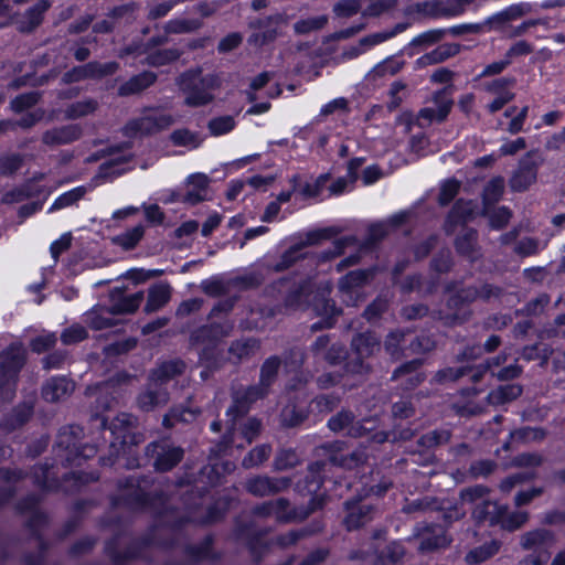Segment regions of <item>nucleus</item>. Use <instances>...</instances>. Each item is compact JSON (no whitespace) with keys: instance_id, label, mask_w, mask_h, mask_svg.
I'll return each mask as SVG.
<instances>
[{"instance_id":"13","label":"nucleus","mask_w":565,"mask_h":565,"mask_svg":"<svg viewBox=\"0 0 565 565\" xmlns=\"http://www.w3.org/2000/svg\"><path fill=\"white\" fill-rule=\"evenodd\" d=\"M50 7L51 2L49 0H39L24 13L11 14L8 22L0 23V29L13 24L19 32L30 33L42 23L43 15L50 9Z\"/></svg>"},{"instance_id":"18","label":"nucleus","mask_w":565,"mask_h":565,"mask_svg":"<svg viewBox=\"0 0 565 565\" xmlns=\"http://www.w3.org/2000/svg\"><path fill=\"white\" fill-rule=\"evenodd\" d=\"M333 234L334 231L332 228H322L308 232L303 242L291 246L282 254L280 262L274 266V269L276 271H282L289 268L297 260V258L300 257V253L303 247L318 244L322 239L330 238Z\"/></svg>"},{"instance_id":"14","label":"nucleus","mask_w":565,"mask_h":565,"mask_svg":"<svg viewBox=\"0 0 565 565\" xmlns=\"http://www.w3.org/2000/svg\"><path fill=\"white\" fill-rule=\"evenodd\" d=\"M288 19L282 13H276L265 19H259L250 22L249 26L253 29H260L263 31L254 32L248 38V43L255 46H263L277 39L279 35L278 28L282 24H287Z\"/></svg>"},{"instance_id":"34","label":"nucleus","mask_w":565,"mask_h":565,"mask_svg":"<svg viewBox=\"0 0 565 565\" xmlns=\"http://www.w3.org/2000/svg\"><path fill=\"white\" fill-rule=\"evenodd\" d=\"M171 298V287L167 282H159L148 290V299L145 306L146 312H154L164 307Z\"/></svg>"},{"instance_id":"28","label":"nucleus","mask_w":565,"mask_h":565,"mask_svg":"<svg viewBox=\"0 0 565 565\" xmlns=\"http://www.w3.org/2000/svg\"><path fill=\"white\" fill-rule=\"evenodd\" d=\"M348 515L344 519L348 530L358 529L365 523L370 522L375 514L374 508L369 503H345Z\"/></svg>"},{"instance_id":"32","label":"nucleus","mask_w":565,"mask_h":565,"mask_svg":"<svg viewBox=\"0 0 565 565\" xmlns=\"http://www.w3.org/2000/svg\"><path fill=\"white\" fill-rule=\"evenodd\" d=\"M74 391V383L66 377H52L42 388L43 398L47 402H57Z\"/></svg>"},{"instance_id":"16","label":"nucleus","mask_w":565,"mask_h":565,"mask_svg":"<svg viewBox=\"0 0 565 565\" xmlns=\"http://www.w3.org/2000/svg\"><path fill=\"white\" fill-rule=\"evenodd\" d=\"M534 157L535 153L530 151L519 161V166L509 181L513 191H525L536 181L539 163Z\"/></svg>"},{"instance_id":"62","label":"nucleus","mask_w":565,"mask_h":565,"mask_svg":"<svg viewBox=\"0 0 565 565\" xmlns=\"http://www.w3.org/2000/svg\"><path fill=\"white\" fill-rule=\"evenodd\" d=\"M504 191V179L497 177L491 179L483 190V201L486 204H493L500 200Z\"/></svg>"},{"instance_id":"12","label":"nucleus","mask_w":565,"mask_h":565,"mask_svg":"<svg viewBox=\"0 0 565 565\" xmlns=\"http://www.w3.org/2000/svg\"><path fill=\"white\" fill-rule=\"evenodd\" d=\"M125 504L134 510L154 508L141 482L135 477L127 479L120 494L114 499V505Z\"/></svg>"},{"instance_id":"17","label":"nucleus","mask_w":565,"mask_h":565,"mask_svg":"<svg viewBox=\"0 0 565 565\" xmlns=\"http://www.w3.org/2000/svg\"><path fill=\"white\" fill-rule=\"evenodd\" d=\"M514 84L515 81L513 78L507 77L495 78L483 84V89L494 96L493 100L487 105V109L490 114L499 111L514 99L515 95L511 90Z\"/></svg>"},{"instance_id":"50","label":"nucleus","mask_w":565,"mask_h":565,"mask_svg":"<svg viewBox=\"0 0 565 565\" xmlns=\"http://www.w3.org/2000/svg\"><path fill=\"white\" fill-rule=\"evenodd\" d=\"M170 140L174 146L189 147L195 149L200 147L202 138L199 132L191 131L186 128L175 129L170 135Z\"/></svg>"},{"instance_id":"35","label":"nucleus","mask_w":565,"mask_h":565,"mask_svg":"<svg viewBox=\"0 0 565 565\" xmlns=\"http://www.w3.org/2000/svg\"><path fill=\"white\" fill-rule=\"evenodd\" d=\"M363 161L362 158H354L349 161L347 175L338 178L330 184L329 192L331 195L343 194L348 188L356 181L358 171L363 164Z\"/></svg>"},{"instance_id":"25","label":"nucleus","mask_w":565,"mask_h":565,"mask_svg":"<svg viewBox=\"0 0 565 565\" xmlns=\"http://www.w3.org/2000/svg\"><path fill=\"white\" fill-rule=\"evenodd\" d=\"M169 401L167 390L150 379L148 387L138 396L137 403L140 409L149 412L163 406Z\"/></svg>"},{"instance_id":"47","label":"nucleus","mask_w":565,"mask_h":565,"mask_svg":"<svg viewBox=\"0 0 565 565\" xmlns=\"http://www.w3.org/2000/svg\"><path fill=\"white\" fill-rule=\"evenodd\" d=\"M21 478V471L0 469V505L10 500L14 493V484Z\"/></svg>"},{"instance_id":"43","label":"nucleus","mask_w":565,"mask_h":565,"mask_svg":"<svg viewBox=\"0 0 565 565\" xmlns=\"http://www.w3.org/2000/svg\"><path fill=\"white\" fill-rule=\"evenodd\" d=\"M500 546V542L495 540L484 543L483 545L478 546L467 553L465 561L468 565L482 563L495 555L499 552Z\"/></svg>"},{"instance_id":"24","label":"nucleus","mask_w":565,"mask_h":565,"mask_svg":"<svg viewBox=\"0 0 565 565\" xmlns=\"http://www.w3.org/2000/svg\"><path fill=\"white\" fill-rule=\"evenodd\" d=\"M326 463L324 462H313L308 467V475L306 476L303 482H298L296 488L299 492L306 491L309 494H316L309 503V507L307 509H310L312 507L311 501L313 499H317L316 504L317 509L322 507V499L317 494L319 491L321 484H322V476L321 472L323 471Z\"/></svg>"},{"instance_id":"21","label":"nucleus","mask_w":565,"mask_h":565,"mask_svg":"<svg viewBox=\"0 0 565 565\" xmlns=\"http://www.w3.org/2000/svg\"><path fill=\"white\" fill-rule=\"evenodd\" d=\"M328 427L334 433L345 430L351 437H362L373 429V427H364L361 422H354L353 413L344 409L330 417Z\"/></svg>"},{"instance_id":"8","label":"nucleus","mask_w":565,"mask_h":565,"mask_svg":"<svg viewBox=\"0 0 565 565\" xmlns=\"http://www.w3.org/2000/svg\"><path fill=\"white\" fill-rule=\"evenodd\" d=\"M508 353L503 352L489 360L486 364L478 365L476 367L472 366H460V367H445L439 370L435 375L433 381L439 384H444L447 382L456 381L466 374H470V379L472 382L480 381L484 373L490 370L492 366H499L500 364L507 362Z\"/></svg>"},{"instance_id":"45","label":"nucleus","mask_w":565,"mask_h":565,"mask_svg":"<svg viewBox=\"0 0 565 565\" xmlns=\"http://www.w3.org/2000/svg\"><path fill=\"white\" fill-rule=\"evenodd\" d=\"M407 29L406 23H398L394 26V29L390 31H383V32H376L370 35H366L362 38L359 43L363 47L364 52L370 50L371 47L379 45L392 38H394L396 34L405 31Z\"/></svg>"},{"instance_id":"56","label":"nucleus","mask_w":565,"mask_h":565,"mask_svg":"<svg viewBox=\"0 0 565 565\" xmlns=\"http://www.w3.org/2000/svg\"><path fill=\"white\" fill-rule=\"evenodd\" d=\"M98 107L97 100L87 98L70 105L65 110V117L68 119H77L93 114Z\"/></svg>"},{"instance_id":"40","label":"nucleus","mask_w":565,"mask_h":565,"mask_svg":"<svg viewBox=\"0 0 565 565\" xmlns=\"http://www.w3.org/2000/svg\"><path fill=\"white\" fill-rule=\"evenodd\" d=\"M522 394V387L519 384H505L491 391L487 395V401L492 405H501L518 398Z\"/></svg>"},{"instance_id":"61","label":"nucleus","mask_w":565,"mask_h":565,"mask_svg":"<svg viewBox=\"0 0 565 565\" xmlns=\"http://www.w3.org/2000/svg\"><path fill=\"white\" fill-rule=\"evenodd\" d=\"M86 193L85 186H77L74 188L63 194H61L52 204L50 207V211L54 210H61L67 206H71L72 204L76 203L78 200H81Z\"/></svg>"},{"instance_id":"15","label":"nucleus","mask_w":565,"mask_h":565,"mask_svg":"<svg viewBox=\"0 0 565 565\" xmlns=\"http://www.w3.org/2000/svg\"><path fill=\"white\" fill-rule=\"evenodd\" d=\"M119 65L116 62L98 63L89 62L85 65L76 66L66 72L62 81L65 84L79 82L86 78H100L114 74Z\"/></svg>"},{"instance_id":"6","label":"nucleus","mask_w":565,"mask_h":565,"mask_svg":"<svg viewBox=\"0 0 565 565\" xmlns=\"http://www.w3.org/2000/svg\"><path fill=\"white\" fill-rule=\"evenodd\" d=\"M175 122L173 115L158 108L146 109L140 117L130 120L126 127L129 136H148L158 134Z\"/></svg>"},{"instance_id":"60","label":"nucleus","mask_w":565,"mask_h":565,"mask_svg":"<svg viewBox=\"0 0 565 565\" xmlns=\"http://www.w3.org/2000/svg\"><path fill=\"white\" fill-rule=\"evenodd\" d=\"M311 281L306 280L291 291L286 298L287 306L290 307H301L305 303L309 302V296L311 294Z\"/></svg>"},{"instance_id":"10","label":"nucleus","mask_w":565,"mask_h":565,"mask_svg":"<svg viewBox=\"0 0 565 565\" xmlns=\"http://www.w3.org/2000/svg\"><path fill=\"white\" fill-rule=\"evenodd\" d=\"M78 434L79 429L74 426L64 427L60 430L56 446L60 450L65 451L63 459L67 462L73 463L79 457H84L85 459L94 456L95 448L90 446H85L81 449L78 444Z\"/></svg>"},{"instance_id":"49","label":"nucleus","mask_w":565,"mask_h":565,"mask_svg":"<svg viewBox=\"0 0 565 565\" xmlns=\"http://www.w3.org/2000/svg\"><path fill=\"white\" fill-rule=\"evenodd\" d=\"M110 307L107 309H95L85 315V322L95 330H103L114 326Z\"/></svg>"},{"instance_id":"59","label":"nucleus","mask_w":565,"mask_h":565,"mask_svg":"<svg viewBox=\"0 0 565 565\" xmlns=\"http://www.w3.org/2000/svg\"><path fill=\"white\" fill-rule=\"evenodd\" d=\"M532 10V6L527 2H520L512 4L504 10L500 11L494 15V19H497L500 22H509L516 20L527 13H530Z\"/></svg>"},{"instance_id":"39","label":"nucleus","mask_w":565,"mask_h":565,"mask_svg":"<svg viewBox=\"0 0 565 565\" xmlns=\"http://www.w3.org/2000/svg\"><path fill=\"white\" fill-rule=\"evenodd\" d=\"M456 248L459 254L467 257L470 262H475L479 257L477 249V232L473 230H466L456 239Z\"/></svg>"},{"instance_id":"23","label":"nucleus","mask_w":565,"mask_h":565,"mask_svg":"<svg viewBox=\"0 0 565 565\" xmlns=\"http://www.w3.org/2000/svg\"><path fill=\"white\" fill-rule=\"evenodd\" d=\"M520 544L523 550L533 551L532 554L547 552L551 555L550 550L554 546L555 540L550 531L539 529L524 533Z\"/></svg>"},{"instance_id":"57","label":"nucleus","mask_w":565,"mask_h":565,"mask_svg":"<svg viewBox=\"0 0 565 565\" xmlns=\"http://www.w3.org/2000/svg\"><path fill=\"white\" fill-rule=\"evenodd\" d=\"M196 417V411L188 407H173L162 420L164 427L170 428L178 422L190 423Z\"/></svg>"},{"instance_id":"63","label":"nucleus","mask_w":565,"mask_h":565,"mask_svg":"<svg viewBox=\"0 0 565 565\" xmlns=\"http://www.w3.org/2000/svg\"><path fill=\"white\" fill-rule=\"evenodd\" d=\"M327 22L328 18L326 15L311 17L297 21L294 25V29L298 34H307L312 31L322 29Z\"/></svg>"},{"instance_id":"31","label":"nucleus","mask_w":565,"mask_h":565,"mask_svg":"<svg viewBox=\"0 0 565 565\" xmlns=\"http://www.w3.org/2000/svg\"><path fill=\"white\" fill-rule=\"evenodd\" d=\"M422 363L419 359L404 363L394 371L392 379L404 380L406 388L416 387L425 380L424 373L419 372Z\"/></svg>"},{"instance_id":"3","label":"nucleus","mask_w":565,"mask_h":565,"mask_svg":"<svg viewBox=\"0 0 565 565\" xmlns=\"http://www.w3.org/2000/svg\"><path fill=\"white\" fill-rule=\"evenodd\" d=\"M24 361L25 350L20 343H13L0 353V396L3 399L13 396L17 376Z\"/></svg>"},{"instance_id":"33","label":"nucleus","mask_w":565,"mask_h":565,"mask_svg":"<svg viewBox=\"0 0 565 565\" xmlns=\"http://www.w3.org/2000/svg\"><path fill=\"white\" fill-rule=\"evenodd\" d=\"M475 207L476 205L471 201L458 200L448 214L445 224L446 232L452 233L457 225L469 221L475 214Z\"/></svg>"},{"instance_id":"7","label":"nucleus","mask_w":565,"mask_h":565,"mask_svg":"<svg viewBox=\"0 0 565 565\" xmlns=\"http://www.w3.org/2000/svg\"><path fill=\"white\" fill-rule=\"evenodd\" d=\"M428 103L430 105L422 108L415 119L420 128L428 127L433 122H443L454 104L447 88L435 92Z\"/></svg>"},{"instance_id":"11","label":"nucleus","mask_w":565,"mask_h":565,"mask_svg":"<svg viewBox=\"0 0 565 565\" xmlns=\"http://www.w3.org/2000/svg\"><path fill=\"white\" fill-rule=\"evenodd\" d=\"M292 483L289 477H269L267 475H257L248 478L245 482V489L254 497L263 498L284 492Z\"/></svg>"},{"instance_id":"41","label":"nucleus","mask_w":565,"mask_h":565,"mask_svg":"<svg viewBox=\"0 0 565 565\" xmlns=\"http://www.w3.org/2000/svg\"><path fill=\"white\" fill-rule=\"evenodd\" d=\"M184 366V363L179 360L164 362L151 373L150 379L154 384L158 383L163 386L166 382L170 381L175 375L181 374Z\"/></svg>"},{"instance_id":"44","label":"nucleus","mask_w":565,"mask_h":565,"mask_svg":"<svg viewBox=\"0 0 565 565\" xmlns=\"http://www.w3.org/2000/svg\"><path fill=\"white\" fill-rule=\"evenodd\" d=\"M429 531L430 534L423 537L420 542L422 551H434L450 544L451 540L440 525H433Z\"/></svg>"},{"instance_id":"19","label":"nucleus","mask_w":565,"mask_h":565,"mask_svg":"<svg viewBox=\"0 0 565 565\" xmlns=\"http://www.w3.org/2000/svg\"><path fill=\"white\" fill-rule=\"evenodd\" d=\"M268 390L260 383L237 390L233 393V405L227 409V416H241L247 413L249 406L256 401L264 398Z\"/></svg>"},{"instance_id":"54","label":"nucleus","mask_w":565,"mask_h":565,"mask_svg":"<svg viewBox=\"0 0 565 565\" xmlns=\"http://www.w3.org/2000/svg\"><path fill=\"white\" fill-rule=\"evenodd\" d=\"M259 348L258 342L255 339H244L232 343L230 347L231 356L237 361H242L253 355Z\"/></svg>"},{"instance_id":"38","label":"nucleus","mask_w":565,"mask_h":565,"mask_svg":"<svg viewBox=\"0 0 565 565\" xmlns=\"http://www.w3.org/2000/svg\"><path fill=\"white\" fill-rule=\"evenodd\" d=\"M315 310L319 316H322V320L311 326L312 331L321 330L324 328H331L334 323L333 318L338 316L340 312L335 308L334 301L326 298L317 300L315 305Z\"/></svg>"},{"instance_id":"37","label":"nucleus","mask_w":565,"mask_h":565,"mask_svg":"<svg viewBox=\"0 0 565 565\" xmlns=\"http://www.w3.org/2000/svg\"><path fill=\"white\" fill-rule=\"evenodd\" d=\"M404 67V62L393 56L377 63L366 75V79L376 83L388 76H394Z\"/></svg>"},{"instance_id":"29","label":"nucleus","mask_w":565,"mask_h":565,"mask_svg":"<svg viewBox=\"0 0 565 565\" xmlns=\"http://www.w3.org/2000/svg\"><path fill=\"white\" fill-rule=\"evenodd\" d=\"M505 513V505L495 501L483 500L472 511V518L478 523H488L491 526L499 525L501 515Z\"/></svg>"},{"instance_id":"2","label":"nucleus","mask_w":565,"mask_h":565,"mask_svg":"<svg viewBox=\"0 0 565 565\" xmlns=\"http://www.w3.org/2000/svg\"><path fill=\"white\" fill-rule=\"evenodd\" d=\"M498 289L491 285L470 286L460 289L447 301V309L438 312V319L445 324L451 326L466 321L470 311L468 305L477 299L488 300L498 295Z\"/></svg>"},{"instance_id":"27","label":"nucleus","mask_w":565,"mask_h":565,"mask_svg":"<svg viewBox=\"0 0 565 565\" xmlns=\"http://www.w3.org/2000/svg\"><path fill=\"white\" fill-rule=\"evenodd\" d=\"M143 300V292L138 291L130 295H125L120 290H114L110 294V310L115 315L132 313L135 312Z\"/></svg>"},{"instance_id":"20","label":"nucleus","mask_w":565,"mask_h":565,"mask_svg":"<svg viewBox=\"0 0 565 565\" xmlns=\"http://www.w3.org/2000/svg\"><path fill=\"white\" fill-rule=\"evenodd\" d=\"M371 271L369 270H352L339 280V291L341 292L342 300L349 306H355L360 299L359 291L370 278Z\"/></svg>"},{"instance_id":"4","label":"nucleus","mask_w":565,"mask_h":565,"mask_svg":"<svg viewBox=\"0 0 565 565\" xmlns=\"http://www.w3.org/2000/svg\"><path fill=\"white\" fill-rule=\"evenodd\" d=\"M380 350L379 339L371 332L359 333L351 341V353L345 363L347 373L365 375L371 371L366 361Z\"/></svg>"},{"instance_id":"1","label":"nucleus","mask_w":565,"mask_h":565,"mask_svg":"<svg viewBox=\"0 0 565 565\" xmlns=\"http://www.w3.org/2000/svg\"><path fill=\"white\" fill-rule=\"evenodd\" d=\"M177 84L184 95V105L202 107L214 100V92L220 87L221 82L215 74L202 75L200 70H191L181 74Z\"/></svg>"},{"instance_id":"52","label":"nucleus","mask_w":565,"mask_h":565,"mask_svg":"<svg viewBox=\"0 0 565 565\" xmlns=\"http://www.w3.org/2000/svg\"><path fill=\"white\" fill-rule=\"evenodd\" d=\"M367 459V454L365 449H356L352 451L350 455H334L330 457V462L335 466H340L347 469H353L362 463H364Z\"/></svg>"},{"instance_id":"30","label":"nucleus","mask_w":565,"mask_h":565,"mask_svg":"<svg viewBox=\"0 0 565 565\" xmlns=\"http://www.w3.org/2000/svg\"><path fill=\"white\" fill-rule=\"evenodd\" d=\"M460 51V45L458 43H443L435 47L433 51L422 55L416 60V65L418 67H425L428 65H434L438 63H443L446 60L455 56Z\"/></svg>"},{"instance_id":"46","label":"nucleus","mask_w":565,"mask_h":565,"mask_svg":"<svg viewBox=\"0 0 565 565\" xmlns=\"http://www.w3.org/2000/svg\"><path fill=\"white\" fill-rule=\"evenodd\" d=\"M203 22L199 19L175 18L164 24L168 34L192 33L201 29Z\"/></svg>"},{"instance_id":"58","label":"nucleus","mask_w":565,"mask_h":565,"mask_svg":"<svg viewBox=\"0 0 565 565\" xmlns=\"http://www.w3.org/2000/svg\"><path fill=\"white\" fill-rule=\"evenodd\" d=\"M299 462V456L295 450L281 449L274 459L273 468L276 471H285L298 466Z\"/></svg>"},{"instance_id":"5","label":"nucleus","mask_w":565,"mask_h":565,"mask_svg":"<svg viewBox=\"0 0 565 565\" xmlns=\"http://www.w3.org/2000/svg\"><path fill=\"white\" fill-rule=\"evenodd\" d=\"M317 499L311 501L310 509L291 508L289 500L278 498L265 501L253 508V514L260 518L274 516L279 523H290L305 520L310 513L317 510Z\"/></svg>"},{"instance_id":"42","label":"nucleus","mask_w":565,"mask_h":565,"mask_svg":"<svg viewBox=\"0 0 565 565\" xmlns=\"http://www.w3.org/2000/svg\"><path fill=\"white\" fill-rule=\"evenodd\" d=\"M145 225L138 224L113 238L114 244L125 250L134 249L145 235Z\"/></svg>"},{"instance_id":"9","label":"nucleus","mask_w":565,"mask_h":565,"mask_svg":"<svg viewBox=\"0 0 565 565\" xmlns=\"http://www.w3.org/2000/svg\"><path fill=\"white\" fill-rule=\"evenodd\" d=\"M146 454L153 459V467L158 471H169L183 458L184 451L181 447L173 446L167 440L150 443Z\"/></svg>"},{"instance_id":"26","label":"nucleus","mask_w":565,"mask_h":565,"mask_svg":"<svg viewBox=\"0 0 565 565\" xmlns=\"http://www.w3.org/2000/svg\"><path fill=\"white\" fill-rule=\"evenodd\" d=\"M81 136V126L72 124L46 130L42 136V141L47 146H62L79 139Z\"/></svg>"},{"instance_id":"53","label":"nucleus","mask_w":565,"mask_h":565,"mask_svg":"<svg viewBox=\"0 0 565 565\" xmlns=\"http://www.w3.org/2000/svg\"><path fill=\"white\" fill-rule=\"evenodd\" d=\"M529 520V513L525 511L510 512L505 505V513L501 515L499 526L505 531H515L524 525Z\"/></svg>"},{"instance_id":"55","label":"nucleus","mask_w":565,"mask_h":565,"mask_svg":"<svg viewBox=\"0 0 565 565\" xmlns=\"http://www.w3.org/2000/svg\"><path fill=\"white\" fill-rule=\"evenodd\" d=\"M270 454V445L256 446L244 457L242 466L246 469L258 467L269 458Z\"/></svg>"},{"instance_id":"48","label":"nucleus","mask_w":565,"mask_h":565,"mask_svg":"<svg viewBox=\"0 0 565 565\" xmlns=\"http://www.w3.org/2000/svg\"><path fill=\"white\" fill-rule=\"evenodd\" d=\"M39 502V498L36 495H29L22 502L19 503V510L22 512L30 511L31 516L28 521L29 526L36 531L42 524L45 523L46 516L35 509Z\"/></svg>"},{"instance_id":"36","label":"nucleus","mask_w":565,"mask_h":565,"mask_svg":"<svg viewBox=\"0 0 565 565\" xmlns=\"http://www.w3.org/2000/svg\"><path fill=\"white\" fill-rule=\"evenodd\" d=\"M157 79V75L153 72H142L138 75L132 76L130 79L125 82L118 88V95L129 96L138 94L143 89L151 86Z\"/></svg>"},{"instance_id":"51","label":"nucleus","mask_w":565,"mask_h":565,"mask_svg":"<svg viewBox=\"0 0 565 565\" xmlns=\"http://www.w3.org/2000/svg\"><path fill=\"white\" fill-rule=\"evenodd\" d=\"M281 361L278 356H269L264 361L260 367L259 383L268 391L275 382Z\"/></svg>"},{"instance_id":"64","label":"nucleus","mask_w":565,"mask_h":565,"mask_svg":"<svg viewBox=\"0 0 565 565\" xmlns=\"http://www.w3.org/2000/svg\"><path fill=\"white\" fill-rule=\"evenodd\" d=\"M405 554L403 545L398 542L390 543L379 556L381 565L395 564L399 562Z\"/></svg>"},{"instance_id":"22","label":"nucleus","mask_w":565,"mask_h":565,"mask_svg":"<svg viewBox=\"0 0 565 565\" xmlns=\"http://www.w3.org/2000/svg\"><path fill=\"white\" fill-rule=\"evenodd\" d=\"M210 179L204 173H193L185 181V193L182 202L198 204L207 199Z\"/></svg>"}]
</instances>
